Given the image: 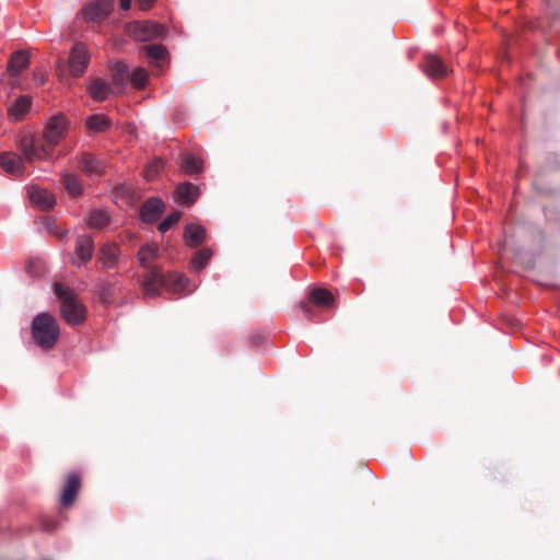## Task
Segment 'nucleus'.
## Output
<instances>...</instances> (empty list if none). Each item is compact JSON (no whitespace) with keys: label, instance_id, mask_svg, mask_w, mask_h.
Here are the masks:
<instances>
[{"label":"nucleus","instance_id":"nucleus-1","mask_svg":"<svg viewBox=\"0 0 560 560\" xmlns=\"http://www.w3.org/2000/svg\"><path fill=\"white\" fill-rule=\"evenodd\" d=\"M68 131V120L62 114L54 115L46 122L42 138L33 133H24L18 142V148L28 163L35 160H48L52 149L65 138Z\"/></svg>","mask_w":560,"mask_h":560},{"label":"nucleus","instance_id":"nucleus-2","mask_svg":"<svg viewBox=\"0 0 560 560\" xmlns=\"http://www.w3.org/2000/svg\"><path fill=\"white\" fill-rule=\"evenodd\" d=\"M60 336L59 324L51 314L39 313L32 320V338L43 350H51Z\"/></svg>","mask_w":560,"mask_h":560},{"label":"nucleus","instance_id":"nucleus-3","mask_svg":"<svg viewBox=\"0 0 560 560\" xmlns=\"http://www.w3.org/2000/svg\"><path fill=\"white\" fill-rule=\"evenodd\" d=\"M54 291L61 302L60 313L65 322L72 326L82 324L86 318V308L74 292L61 283H55Z\"/></svg>","mask_w":560,"mask_h":560},{"label":"nucleus","instance_id":"nucleus-4","mask_svg":"<svg viewBox=\"0 0 560 560\" xmlns=\"http://www.w3.org/2000/svg\"><path fill=\"white\" fill-rule=\"evenodd\" d=\"M130 30L132 35L141 42L164 38L167 33V30L163 24L152 21L135 22L130 26Z\"/></svg>","mask_w":560,"mask_h":560},{"label":"nucleus","instance_id":"nucleus-5","mask_svg":"<svg viewBox=\"0 0 560 560\" xmlns=\"http://www.w3.org/2000/svg\"><path fill=\"white\" fill-rule=\"evenodd\" d=\"M90 62V55L83 43H75L68 58L69 71L72 77H81Z\"/></svg>","mask_w":560,"mask_h":560},{"label":"nucleus","instance_id":"nucleus-6","mask_svg":"<svg viewBox=\"0 0 560 560\" xmlns=\"http://www.w3.org/2000/svg\"><path fill=\"white\" fill-rule=\"evenodd\" d=\"M93 253H94L93 237L89 234L79 235L75 238L74 256L71 258V264L77 267L85 265L92 259Z\"/></svg>","mask_w":560,"mask_h":560},{"label":"nucleus","instance_id":"nucleus-7","mask_svg":"<svg viewBox=\"0 0 560 560\" xmlns=\"http://www.w3.org/2000/svg\"><path fill=\"white\" fill-rule=\"evenodd\" d=\"M114 8V0H96L82 10L84 19L89 22H100L106 19Z\"/></svg>","mask_w":560,"mask_h":560},{"label":"nucleus","instance_id":"nucleus-8","mask_svg":"<svg viewBox=\"0 0 560 560\" xmlns=\"http://www.w3.org/2000/svg\"><path fill=\"white\" fill-rule=\"evenodd\" d=\"M165 275L161 268H152L148 270L142 282V291L147 298H155L160 294V290L165 288Z\"/></svg>","mask_w":560,"mask_h":560},{"label":"nucleus","instance_id":"nucleus-9","mask_svg":"<svg viewBox=\"0 0 560 560\" xmlns=\"http://www.w3.org/2000/svg\"><path fill=\"white\" fill-rule=\"evenodd\" d=\"M81 489V477L77 472H70L66 476L65 485L60 495V504L69 508L73 504L77 494Z\"/></svg>","mask_w":560,"mask_h":560},{"label":"nucleus","instance_id":"nucleus-10","mask_svg":"<svg viewBox=\"0 0 560 560\" xmlns=\"http://www.w3.org/2000/svg\"><path fill=\"white\" fill-rule=\"evenodd\" d=\"M27 162L23 156L13 152H3L0 154L1 168L11 175L21 176L25 173V164Z\"/></svg>","mask_w":560,"mask_h":560},{"label":"nucleus","instance_id":"nucleus-11","mask_svg":"<svg viewBox=\"0 0 560 560\" xmlns=\"http://www.w3.org/2000/svg\"><path fill=\"white\" fill-rule=\"evenodd\" d=\"M121 250L118 244L108 242L101 246L98 250V260L105 269H114L119 264Z\"/></svg>","mask_w":560,"mask_h":560},{"label":"nucleus","instance_id":"nucleus-12","mask_svg":"<svg viewBox=\"0 0 560 560\" xmlns=\"http://www.w3.org/2000/svg\"><path fill=\"white\" fill-rule=\"evenodd\" d=\"M77 161L80 170L89 176H100L104 172V163L91 153H80L77 155Z\"/></svg>","mask_w":560,"mask_h":560},{"label":"nucleus","instance_id":"nucleus-13","mask_svg":"<svg viewBox=\"0 0 560 560\" xmlns=\"http://www.w3.org/2000/svg\"><path fill=\"white\" fill-rule=\"evenodd\" d=\"M28 197L31 202L40 210H50L56 203L54 195L39 187H30Z\"/></svg>","mask_w":560,"mask_h":560},{"label":"nucleus","instance_id":"nucleus-14","mask_svg":"<svg viewBox=\"0 0 560 560\" xmlns=\"http://www.w3.org/2000/svg\"><path fill=\"white\" fill-rule=\"evenodd\" d=\"M165 208L164 202L160 198H150L141 207V219L147 223L158 221Z\"/></svg>","mask_w":560,"mask_h":560},{"label":"nucleus","instance_id":"nucleus-15","mask_svg":"<svg viewBox=\"0 0 560 560\" xmlns=\"http://www.w3.org/2000/svg\"><path fill=\"white\" fill-rule=\"evenodd\" d=\"M160 248L158 244H144L137 254L139 264L142 268L151 270L152 268H160L153 265V261L159 258Z\"/></svg>","mask_w":560,"mask_h":560},{"label":"nucleus","instance_id":"nucleus-16","mask_svg":"<svg viewBox=\"0 0 560 560\" xmlns=\"http://www.w3.org/2000/svg\"><path fill=\"white\" fill-rule=\"evenodd\" d=\"M207 237V231L197 223H188L184 229V240L187 246L195 248L201 245Z\"/></svg>","mask_w":560,"mask_h":560},{"label":"nucleus","instance_id":"nucleus-17","mask_svg":"<svg viewBox=\"0 0 560 560\" xmlns=\"http://www.w3.org/2000/svg\"><path fill=\"white\" fill-rule=\"evenodd\" d=\"M176 201L185 207L191 206L199 197V188L191 183H183L176 188Z\"/></svg>","mask_w":560,"mask_h":560},{"label":"nucleus","instance_id":"nucleus-18","mask_svg":"<svg viewBox=\"0 0 560 560\" xmlns=\"http://www.w3.org/2000/svg\"><path fill=\"white\" fill-rule=\"evenodd\" d=\"M424 71L432 78H443L448 73V68L440 57L429 55L425 57Z\"/></svg>","mask_w":560,"mask_h":560},{"label":"nucleus","instance_id":"nucleus-19","mask_svg":"<svg viewBox=\"0 0 560 560\" xmlns=\"http://www.w3.org/2000/svg\"><path fill=\"white\" fill-rule=\"evenodd\" d=\"M32 104V98L28 95H21L18 97L13 105L8 108L9 116L12 120L19 121L27 113Z\"/></svg>","mask_w":560,"mask_h":560},{"label":"nucleus","instance_id":"nucleus-20","mask_svg":"<svg viewBox=\"0 0 560 560\" xmlns=\"http://www.w3.org/2000/svg\"><path fill=\"white\" fill-rule=\"evenodd\" d=\"M310 302L319 307H330L335 298L332 293L324 288H316L310 292Z\"/></svg>","mask_w":560,"mask_h":560},{"label":"nucleus","instance_id":"nucleus-21","mask_svg":"<svg viewBox=\"0 0 560 560\" xmlns=\"http://www.w3.org/2000/svg\"><path fill=\"white\" fill-rule=\"evenodd\" d=\"M165 289L173 293L183 292L189 282L184 275L176 272L165 275Z\"/></svg>","mask_w":560,"mask_h":560},{"label":"nucleus","instance_id":"nucleus-22","mask_svg":"<svg viewBox=\"0 0 560 560\" xmlns=\"http://www.w3.org/2000/svg\"><path fill=\"white\" fill-rule=\"evenodd\" d=\"M30 62L28 55L25 51H16L11 56L8 63V71L11 75L19 74L22 70L27 68Z\"/></svg>","mask_w":560,"mask_h":560},{"label":"nucleus","instance_id":"nucleus-23","mask_svg":"<svg viewBox=\"0 0 560 560\" xmlns=\"http://www.w3.org/2000/svg\"><path fill=\"white\" fill-rule=\"evenodd\" d=\"M143 51L145 56L150 60V62L154 66H160V62L165 60L167 56L166 48L161 44H150L143 46Z\"/></svg>","mask_w":560,"mask_h":560},{"label":"nucleus","instance_id":"nucleus-24","mask_svg":"<svg viewBox=\"0 0 560 560\" xmlns=\"http://www.w3.org/2000/svg\"><path fill=\"white\" fill-rule=\"evenodd\" d=\"M61 180L67 192L72 197H78L82 194V184L78 175L72 173H65Z\"/></svg>","mask_w":560,"mask_h":560},{"label":"nucleus","instance_id":"nucleus-25","mask_svg":"<svg viewBox=\"0 0 560 560\" xmlns=\"http://www.w3.org/2000/svg\"><path fill=\"white\" fill-rule=\"evenodd\" d=\"M110 72L113 84L121 92L129 74L128 67L122 62H116L112 67Z\"/></svg>","mask_w":560,"mask_h":560},{"label":"nucleus","instance_id":"nucleus-26","mask_svg":"<svg viewBox=\"0 0 560 560\" xmlns=\"http://www.w3.org/2000/svg\"><path fill=\"white\" fill-rule=\"evenodd\" d=\"M112 89L101 79H95L90 86V95L96 102H103L107 98Z\"/></svg>","mask_w":560,"mask_h":560},{"label":"nucleus","instance_id":"nucleus-27","mask_svg":"<svg viewBox=\"0 0 560 560\" xmlns=\"http://www.w3.org/2000/svg\"><path fill=\"white\" fill-rule=\"evenodd\" d=\"M85 125L90 131L103 132L110 126V121L105 115L95 114L86 119Z\"/></svg>","mask_w":560,"mask_h":560},{"label":"nucleus","instance_id":"nucleus-28","mask_svg":"<svg viewBox=\"0 0 560 560\" xmlns=\"http://www.w3.org/2000/svg\"><path fill=\"white\" fill-rule=\"evenodd\" d=\"M180 165L183 170L189 175L197 174L202 170V161L189 153L183 155Z\"/></svg>","mask_w":560,"mask_h":560},{"label":"nucleus","instance_id":"nucleus-29","mask_svg":"<svg viewBox=\"0 0 560 560\" xmlns=\"http://www.w3.org/2000/svg\"><path fill=\"white\" fill-rule=\"evenodd\" d=\"M212 257L210 248H201L197 250L191 258V268L195 270L203 269Z\"/></svg>","mask_w":560,"mask_h":560},{"label":"nucleus","instance_id":"nucleus-30","mask_svg":"<svg viewBox=\"0 0 560 560\" xmlns=\"http://www.w3.org/2000/svg\"><path fill=\"white\" fill-rule=\"evenodd\" d=\"M109 223L108 214L103 210H93L91 211L88 224L92 229H103Z\"/></svg>","mask_w":560,"mask_h":560},{"label":"nucleus","instance_id":"nucleus-31","mask_svg":"<svg viewBox=\"0 0 560 560\" xmlns=\"http://www.w3.org/2000/svg\"><path fill=\"white\" fill-rule=\"evenodd\" d=\"M148 79V72L143 68H137L130 75L132 85L137 89L144 88Z\"/></svg>","mask_w":560,"mask_h":560},{"label":"nucleus","instance_id":"nucleus-32","mask_svg":"<svg viewBox=\"0 0 560 560\" xmlns=\"http://www.w3.org/2000/svg\"><path fill=\"white\" fill-rule=\"evenodd\" d=\"M180 211H174L168 214L158 226L161 233L167 232L171 228H173L180 219Z\"/></svg>","mask_w":560,"mask_h":560},{"label":"nucleus","instance_id":"nucleus-33","mask_svg":"<svg viewBox=\"0 0 560 560\" xmlns=\"http://www.w3.org/2000/svg\"><path fill=\"white\" fill-rule=\"evenodd\" d=\"M164 162L162 159L153 160L144 170V176L147 179L152 180L163 168Z\"/></svg>","mask_w":560,"mask_h":560},{"label":"nucleus","instance_id":"nucleus-34","mask_svg":"<svg viewBox=\"0 0 560 560\" xmlns=\"http://www.w3.org/2000/svg\"><path fill=\"white\" fill-rule=\"evenodd\" d=\"M39 523H40V528L47 533L55 532L59 526L58 521H56L54 517L48 516V515L42 516Z\"/></svg>","mask_w":560,"mask_h":560},{"label":"nucleus","instance_id":"nucleus-35","mask_svg":"<svg viewBox=\"0 0 560 560\" xmlns=\"http://www.w3.org/2000/svg\"><path fill=\"white\" fill-rule=\"evenodd\" d=\"M110 284L109 283H102L100 289V296L103 301H108L112 293H110Z\"/></svg>","mask_w":560,"mask_h":560},{"label":"nucleus","instance_id":"nucleus-36","mask_svg":"<svg viewBox=\"0 0 560 560\" xmlns=\"http://www.w3.org/2000/svg\"><path fill=\"white\" fill-rule=\"evenodd\" d=\"M154 1L155 0H137L139 8L144 11L149 10L153 5Z\"/></svg>","mask_w":560,"mask_h":560},{"label":"nucleus","instance_id":"nucleus-37","mask_svg":"<svg viewBox=\"0 0 560 560\" xmlns=\"http://www.w3.org/2000/svg\"><path fill=\"white\" fill-rule=\"evenodd\" d=\"M45 225H46V229L51 232V233H55L59 238H61L63 236V232L61 233H57L54 231L52 226H54V222L50 220V219H46L45 220Z\"/></svg>","mask_w":560,"mask_h":560},{"label":"nucleus","instance_id":"nucleus-38","mask_svg":"<svg viewBox=\"0 0 560 560\" xmlns=\"http://www.w3.org/2000/svg\"><path fill=\"white\" fill-rule=\"evenodd\" d=\"M120 7L122 10H129L131 7V0H120Z\"/></svg>","mask_w":560,"mask_h":560},{"label":"nucleus","instance_id":"nucleus-39","mask_svg":"<svg viewBox=\"0 0 560 560\" xmlns=\"http://www.w3.org/2000/svg\"><path fill=\"white\" fill-rule=\"evenodd\" d=\"M300 307H301V310H302L304 313H306V314H308V313L311 312L308 304H307V303H305V302H302V303L300 304Z\"/></svg>","mask_w":560,"mask_h":560}]
</instances>
